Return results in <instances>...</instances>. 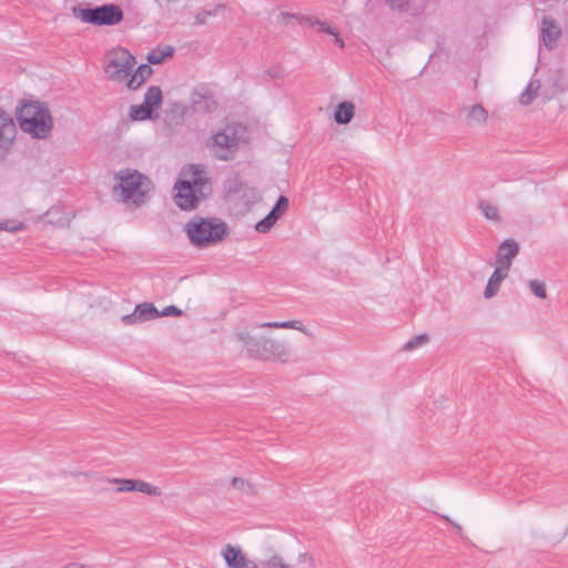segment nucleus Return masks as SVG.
Wrapping results in <instances>:
<instances>
[{"label": "nucleus", "mask_w": 568, "mask_h": 568, "mask_svg": "<svg viewBox=\"0 0 568 568\" xmlns=\"http://www.w3.org/2000/svg\"><path fill=\"white\" fill-rule=\"evenodd\" d=\"M276 222L277 220L275 217H272L270 214H267L264 219L255 224V230L258 233H267Z\"/></svg>", "instance_id": "27"}, {"label": "nucleus", "mask_w": 568, "mask_h": 568, "mask_svg": "<svg viewBox=\"0 0 568 568\" xmlns=\"http://www.w3.org/2000/svg\"><path fill=\"white\" fill-rule=\"evenodd\" d=\"M560 36V27L551 17L545 16L541 20L539 42L550 50L555 47Z\"/></svg>", "instance_id": "16"}, {"label": "nucleus", "mask_w": 568, "mask_h": 568, "mask_svg": "<svg viewBox=\"0 0 568 568\" xmlns=\"http://www.w3.org/2000/svg\"><path fill=\"white\" fill-rule=\"evenodd\" d=\"M227 568H258V565L248 560L239 546L227 544L223 547L221 552Z\"/></svg>", "instance_id": "12"}, {"label": "nucleus", "mask_w": 568, "mask_h": 568, "mask_svg": "<svg viewBox=\"0 0 568 568\" xmlns=\"http://www.w3.org/2000/svg\"><path fill=\"white\" fill-rule=\"evenodd\" d=\"M58 212H59V210H58V209H55V207H51L50 210H48V211H47L45 216L48 217V222H49V223H57V222H58V221H54V220H52V219H51V216H52L54 213H58Z\"/></svg>", "instance_id": "40"}, {"label": "nucleus", "mask_w": 568, "mask_h": 568, "mask_svg": "<svg viewBox=\"0 0 568 568\" xmlns=\"http://www.w3.org/2000/svg\"><path fill=\"white\" fill-rule=\"evenodd\" d=\"M73 14L82 22L92 26H115L123 20L122 9L113 3L94 8H73Z\"/></svg>", "instance_id": "6"}, {"label": "nucleus", "mask_w": 568, "mask_h": 568, "mask_svg": "<svg viewBox=\"0 0 568 568\" xmlns=\"http://www.w3.org/2000/svg\"><path fill=\"white\" fill-rule=\"evenodd\" d=\"M24 227L22 222L1 221L0 231L17 232Z\"/></svg>", "instance_id": "31"}, {"label": "nucleus", "mask_w": 568, "mask_h": 568, "mask_svg": "<svg viewBox=\"0 0 568 568\" xmlns=\"http://www.w3.org/2000/svg\"><path fill=\"white\" fill-rule=\"evenodd\" d=\"M232 485L240 491L248 494L252 490V485L241 477H233Z\"/></svg>", "instance_id": "30"}, {"label": "nucleus", "mask_w": 568, "mask_h": 568, "mask_svg": "<svg viewBox=\"0 0 568 568\" xmlns=\"http://www.w3.org/2000/svg\"><path fill=\"white\" fill-rule=\"evenodd\" d=\"M265 74L271 79H278L282 77V72L278 68H271L265 72Z\"/></svg>", "instance_id": "38"}, {"label": "nucleus", "mask_w": 568, "mask_h": 568, "mask_svg": "<svg viewBox=\"0 0 568 568\" xmlns=\"http://www.w3.org/2000/svg\"><path fill=\"white\" fill-rule=\"evenodd\" d=\"M191 108L195 113H211L217 108L213 93L206 87H197L191 93Z\"/></svg>", "instance_id": "10"}, {"label": "nucleus", "mask_w": 568, "mask_h": 568, "mask_svg": "<svg viewBox=\"0 0 568 568\" xmlns=\"http://www.w3.org/2000/svg\"><path fill=\"white\" fill-rule=\"evenodd\" d=\"M183 180L174 185V202L183 211H192L212 193V184L205 169L200 164H190L182 171Z\"/></svg>", "instance_id": "1"}, {"label": "nucleus", "mask_w": 568, "mask_h": 568, "mask_svg": "<svg viewBox=\"0 0 568 568\" xmlns=\"http://www.w3.org/2000/svg\"><path fill=\"white\" fill-rule=\"evenodd\" d=\"M387 3L393 10L406 11L409 6V0H387Z\"/></svg>", "instance_id": "33"}, {"label": "nucleus", "mask_w": 568, "mask_h": 568, "mask_svg": "<svg viewBox=\"0 0 568 568\" xmlns=\"http://www.w3.org/2000/svg\"><path fill=\"white\" fill-rule=\"evenodd\" d=\"M519 252L518 243L513 239L503 241L496 252L495 267L509 272L513 260Z\"/></svg>", "instance_id": "13"}, {"label": "nucleus", "mask_w": 568, "mask_h": 568, "mask_svg": "<svg viewBox=\"0 0 568 568\" xmlns=\"http://www.w3.org/2000/svg\"><path fill=\"white\" fill-rule=\"evenodd\" d=\"M152 74V68L149 63H142L140 64L136 70L129 75L128 81L125 82V85L130 90H136L140 88L146 79L150 78Z\"/></svg>", "instance_id": "17"}, {"label": "nucleus", "mask_w": 568, "mask_h": 568, "mask_svg": "<svg viewBox=\"0 0 568 568\" xmlns=\"http://www.w3.org/2000/svg\"><path fill=\"white\" fill-rule=\"evenodd\" d=\"M528 285L531 290V292L539 298H546L547 297V292H546V287H545V284L542 282H539V281H536V280H531L528 282Z\"/></svg>", "instance_id": "29"}, {"label": "nucleus", "mask_w": 568, "mask_h": 568, "mask_svg": "<svg viewBox=\"0 0 568 568\" xmlns=\"http://www.w3.org/2000/svg\"><path fill=\"white\" fill-rule=\"evenodd\" d=\"M153 110L145 105L144 102L141 104L131 105L130 108V118L133 121H144L152 118Z\"/></svg>", "instance_id": "22"}, {"label": "nucleus", "mask_w": 568, "mask_h": 568, "mask_svg": "<svg viewBox=\"0 0 568 568\" xmlns=\"http://www.w3.org/2000/svg\"><path fill=\"white\" fill-rule=\"evenodd\" d=\"M215 14V11L211 10H203L202 12H199L194 18V24H204L206 23L207 19Z\"/></svg>", "instance_id": "36"}, {"label": "nucleus", "mask_w": 568, "mask_h": 568, "mask_svg": "<svg viewBox=\"0 0 568 568\" xmlns=\"http://www.w3.org/2000/svg\"><path fill=\"white\" fill-rule=\"evenodd\" d=\"M206 145L217 160L229 161L234 158L237 151L239 138L234 132L229 133L227 130H223L213 134L207 140Z\"/></svg>", "instance_id": "8"}, {"label": "nucleus", "mask_w": 568, "mask_h": 568, "mask_svg": "<svg viewBox=\"0 0 568 568\" xmlns=\"http://www.w3.org/2000/svg\"><path fill=\"white\" fill-rule=\"evenodd\" d=\"M134 64V55L129 50L120 48L109 55L103 69L109 80L126 82Z\"/></svg>", "instance_id": "7"}, {"label": "nucleus", "mask_w": 568, "mask_h": 568, "mask_svg": "<svg viewBox=\"0 0 568 568\" xmlns=\"http://www.w3.org/2000/svg\"><path fill=\"white\" fill-rule=\"evenodd\" d=\"M536 83V87H534V81H530L526 87V90L520 94L519 101L521 104L528 105L529 103H531L539 88V80H537Z\"/></svg>", "instance_id": "25"}, {"label": "nucleus", "mask_w": 568, "mask_h": 568, "mask_svg": "<svg viewBox=\"0 0 568 568\" xmlns=\"http://www.w3.org/2000/svg\"><path fill=\"white\" fill-rule=\"evenodd\" d=\"M237 337L244 344L251 358L285 362L290 355L287 346L282 342L264 336L255 337L247 333L237 334Z\"/></svg>", "instance_id": "4"}, {"label": "nucleus", "mask_w": 568, "mask_h": 568, "mask_svg": "<svg viewBox=\"0 0 568 568\" xmlns=\"http://www.w3.org/2000/svg\"><path fill=\"white\" fill-rule=\"evenodd\" d=\"M487 118H488L487 111L479 103L474 104L467 112L468 121L471 123H475V124L486 123Z\"/></svg>", "instance_id": "23"}, {"label": "nucleus", "mask_w": 568, "mask_h": 568, "mask_svg": "<svg viewBox=\"0 0 568 568\" xmlns=\"http://www.w3.org/2000/svg\"><path fill=\"white\" fill-rule=\"evenodd\" d=\"M288 204H290L288 197L285 195H280L278 199L276 200L275 204L268 212V214L278 221L284 215V213L287 211Z\"/></svg>", "instance_id": "24"}, {"label": "nucleus", "mask_w": 568, "mask_h": 568, "mask_svg": "<svg viewBox=\"0 0 568 568\" xmlns=\"http://www.w3.org/2000/svg\"><path fill=\"white\" fill-rule=\"evenodd\" d=\"M182 315V310L176 307L175 305H169L164 307L162 311H159V317L161 316H180Z\"/></svg>", "instance_id": "34"}, {"label": "nucleus", "mask_w": 568, "mask_h": 568, "mask_svg": "<svg viewBox=\"0 0 568 568\" xmlns=\"http://www.w3.org/2000/svg\"><path fill=\"white\" fill-rule=\"evenodd\" d=\"M189 241L197 248L213 246L227 237L229 227L219 217H192L184 227Z\"/></svg>", "instance_id": "3"}, {"label": "nucleus", "mask_w": 568, "mask_h": 568, "mask_svg": "<svg viewBox=\"0 0 568 568\" xmlns=\"http://www.w3.org/2000/svg\"><path fill=\"white\" fill-rule=\"evenodd\" d=\"M427 341V336L426 335H418V336H415L414 338H412L410 341H408L405 346H404V349H407V351H410V349H414L416 348L418 345H420L422 343L426 342Z\"/></svg>", "instance_id": "35"}, {"label": "nucleus", "mask_w": 568, "mask_h": 568, "mask_svg": "<svg viewBox=\"0 0 568 568\" xmlns=\"http://www.w3.org/2000/svg\"><path fill=\"white\" fill-rule=\"evenodd\" d=\"M159 318V311L153 303L143 302L134 307V311L122 317V321L126 325L135 323H143L151 320Z\"/></svg>", "instance_id": "15"}, {"label": "nucleus", "mask_w": 568, "mask_h": 568, "mask_svg": "<svg viewBox=\"0 0 568 568\" xmlns=\"http://www.w3.org/2000/svg\"><path fill=\"white\" fill-rule=\"evenodd\" d=\"M280 328H292L304 333L306 332V327L301 321L280 322Z\"/></svg>", "instance_id": "32"}, {"label": "nucleus", "mask_w": 568, "mask_h": 568, "mask_svg": "<svg viewBox=\"0 0 568 568\" xmlns=\"http://www.w3.org/2000/svg\"><path fill=\"white\" fill-rule=\"evenodd\" d=\"M479 209L487 220L499 221V211L497 206H494L485 202H480Z\"/></svg>", "instance_id": "26"}, {"label": "nucleus", "mask_w": 568, "mask_h": 568, "mask_svg": "<svg viewBox=\"0 0 568 568\" xmlns=\"http://www.w3.org/2000/svg\"><path fill=\"white\" fill-rule=\"evenodd\" d=\"M123 202L142 205L150 197L151 181L136 170H121L115 175Z\"/></svg>", "instance_id": "5"}, {"label": "nucleus", "mask_w": 568, "mask_h": 568, "mask_svg": "<svg viewBox=\"0 0 568 568\" xmlns=\"http://www.w3.org/2000/svg\"><path fill=\"white\" fill-rule=\"evenodd\" d=\"M17 126L12 116L0 109V162L3 161L13 146Z\"/></svg>", "instance_id": "9"}, {"label": "nucleus", "mask_w": 568, "mask_h": 568, "mask_svg": "<svg viewBox=\"0 0 568 568\" xmlns=\"http://www.w3.org/2000/svg\"><path fill=\"white\" fill-rule=\"evenodd\" d=\"M281 16L283 22L285 23H288L291 20H297L298 22H307L311 27H316L318 32L332 34L334 37L335 43L339 48H344L343 39L339 37L338 32L334 28H332L327 22L303 14L297 16L294 13H282Z\"/></svg>", "instance_id": "11"}, {"label": "nucleus", "mask_w": 568, "mask_h": 568, "mask_svg": "<svg viewBox=\"0 0 568 568\" xmlns=\"http://www.w3.org/2000/svg\"><path fill=\"white\" fill-rule=\"evenodd\" d=\"M508 272L495 267L493 274L488 278L487 285L484 291L485 298H490L495 296L500 287L501 282L507 277Z\"/></svg>", "instance_id": "18"}, {"label": "nucleus", "mask_w": 568, "mask_h": 568, "mask_svg": "<svg viewBox=\"0 0 568 568\" xmlns=\"http://www.w3.org/2000/svg\"><path fill=\"white\" fill-rule=\"evenodd\" d=\"M298 558H300V561H302V562L311 561L313 564V558L310 557L308 554H306V552L300 554Z\"/></svg>", "instance_id": "41"}, {"label": "nucleus", "mask_w": 568, "mask_h": 568, "mask_svg": "<svg viewBox=\"0 0 568 568\" xmlns=\"http://www.w3.org/2000/svg\"><path fill=\"white\" fill-rule=\"evenodd\" d=\"M112 483L116 485V490L120 493L139 491L150 496L160 494L159 487L140 479L114 478Z\"/></svg>", "instance_id": "14"}, {"label": "nucleus", "mask_w": 568, "mask_h": 568, "mask_svg": "<svg viewBox=\"0 0 568 568\" xmlns=\"http://www.w3.org/2000/svg\"><path fill=\"white\" fill-rule=\"evenodd\" d=\"M162 99H163V95H162V91H161L160 87L152 85L146 90L144 98H143V102L145 103V105L151 108L153 111H156L162 103Z\"/></svg>", "instance_id": "21"}, {"label": "nucleus", "mask_w": 568, "mask_h": 568, "mask_svg": "<svg viewBox=\"0 0 568 568\" xmlns=\"http://www.w3.org/2000/svg\"><path fill=\"white\" fill-rule=\"evenodd\" d=\"M442 518L444 520H446L447 523H449L454 527V529L456 530L458 536L464 537V531H463L462 526H459L457 523L453 521L448 516L443 515Z\"/></svg>", "instance_id": "37"}, {"label": "nucleus", "mask_w": 568, "mask_h": 568, "mask_svg": "<svg viewBox=\"0 0 568 568\" xmlns=\"http://www.w3.org/2000/svg\"><path fill=\"white\" fill-rule=\"evenodd\" d=\"M354 111L355 106L352 102H341L334 111V121L337 124H348L354 118Z\"/></svg>", "instance_id": "19"}, {"label": "nucleus", "mask_w": 568, "mask_h": 568, "mask_svg": "<svg viewBox=\"0 0 568 568\" xmlns=\"http://www.w3.org/2000/svg\"><path fill=\"white\" fill-rule=\"evenodd\" d=\"M173 53L174 49L171 45L158 47L149 51L146 59L149 64H159Z\"/></svg>", "instance_id": "20"}, {"label": "nucleus", "mask_w": 568, "mask_h": 568, "mask_svg": "<svg viewBox=\"0 0 568 568\" xmlns=\"http://www.w3.org/2000/svg\"><path fill=\"white\" fill-rule=\"evenodd\" d=\"M260 328H280V322H263L257 325Z\"/></svg>", "instance_id": "39"}, {"label": "nucleus", "mask_w": 568, "mask_h": 568, "mask_svg": "<svg viewBox=\"0 0 568 568\" xmlns=\"http://www.w3.org/2000/svg\"><path fill=\"white\" fill-rule=\"evenodd\" d=\"M20 129L33 139L45 140L53 129V118L45 103L40 101L21 100L16 109Z\"/></svg>", "instance_id": "2"}, {"label": "nucleus", "mask_w": 568, "mask_h": 568, "mask_svg": "<svg viewBox=\"0 0 568 568\" xmlns=\"http://www.w3.org/2000/svg\"><path fill=\"white\" fill-rule=\"evenodd\" d=\"M263 568H292L288 564L283 561L278 555L272 556L268 560L262 564Z\"/></svg>", "instance_id": "28"}]
</instances>
